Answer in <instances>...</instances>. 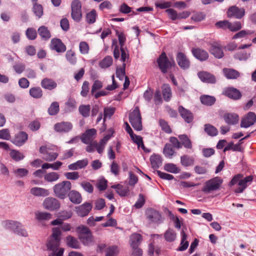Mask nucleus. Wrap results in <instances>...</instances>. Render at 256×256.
Segmentation results:
<instances>
[{"label": "nucleus", "instance_id": "1", "mask_svg": "<svg viewBox=\"0 0 256 256\" xmlns=\"http://www.w3.org/2000/svg\"><path fill=\"white\" fill-rule=\"evenodd\" d=\"M61 232L59 228H54L52 235L48 238L46 246L50 252L48 256H56L57 253L63 248H60Z\"/></svg>", "mask_w": 256, "mask_h": 256}, {"label": "nucleus", "instance_id": "2", "mask_svg": "<svg viewBox=\"0 0 256 256\" xmlns=\"http://www.w3.org/2000/svg\"><path fill=\"white\" fill-rule=\"evenodd\" d=\"M242 174L234 176L230 182L229 186L236 193H242L253 180L254 176L250 175L244 178Z\"/></svg>", "mask_w": 256, "mask_h": 256}, {"label": "nucleus", "instance_id": "3", "mask_svg": "<svg viewBox=\"0 0 256 256\" xmlns=\"http://www.w3.org/2000/svg\"><path fill=\"white\" fill-rule=\"evenodd\" d=\"M72 184L69 181H63L56 184L53 187V190L55 196L60 199H64L68 192L70 190Z\"/></svg>", "mask_w": 256, "mask_h": 256}, {"label": "nucleus", "instance_id": "4", "mask_svg": "<svg viewBox=\"0 0 256 256\" xmlns=\"http://www.w3.org/2000/svg\"><path fill=\"white\" fill-rule=\"evenodd\" d=\"M223 182L222 179L220 177H214L207 180L204 184L202 191L205 194H210L218 190Z\"/></svg>", "mask_w": 256, "mask_h": 256}, {"label": "nucleus", "instance_id": "5", "mask_svg": "<svg viewBox=\"0 0 256 256\" xmlns=\"http://www.w3.org/2000/svg\"><path fill=\"white\" fill-rule=\"evenodd\" d=\"M4 227L13 231L14 233L22 236H27L28 232L18 222L8 220L2 222Z\"/></svg>", "mask_w": 256, "mask_h": 256}, {"label": "nucleus", "instance_id": "6", "mask_svg": "<svg viewBox=\"0 0 256 256\" xmlns=\"http://www.w3.org/2000/svg\"><path fill=\"white\" fill-rule=\"evenodd\" d=\"M129 122L134 128L138 131L142 129V116L139 108L136 106L129 114Z\"/></svg>", "mask_w": 256, "mask_h": 256}, {"label": "nucleus", "instance_id": "7", "mask_svg": "<svg viewBox=\"0 0 256 256\" xmlns=\"http://www.w3.org/2000/svg\"><path fill=\"white\" fill-rule=\"evenodd\" d=\"M79 239L84 245H88L93 242V236L90 230L84 226H79L77 228Z\"/></svg>", "mask_w": 256, "mask_h": 256}, {"label": "nucleus", "instance_id": "8", "mask_svg": "<svg viewBox=\"0 0 256 256\" xmlns=\"http://www.w3.org/2000/svg\"><path fill=\"white\" fill-rule=\"evenodd\" d=\"M157 62L160 69L164 74L168 72V70L174 65V60L170 61L165 52H162L157 60Z\"/></svg>", "mask_w": 256, "mask_h": 256}, {"label": "nucleus", "instance_id": "9", "mask_svg": "<svg viewBox=\"0 0 256 256\" xmlns=\"http://www.w3.org/2000/svg\"><path fill=\"white\" fill-rule=\"evenodd\" d=\"M71 16L76 22L80 21L82 18V4L79 0H74L71 4Z\"/></svg>", "mask_w": 256, "mask_h": 256}, {"label": "nucleus", "instance_id": "10", "mask_svg": "<svg viewBox=\"0 0 256 256\" xmlns=\"http://www.w3.org/2000/svg\"><path fill=\"white\" fill-rule=\"evenodd\" d=\"M245 10L243 8H239L236 6H230L226 12L227 16L229 18L241 19L245 15Z\"/></svg>", "mask_w": 256, "mask_h": 256}, {"label": "nucleus", "instance_id": "11", "mask_svg": "<svg viewBox=\"0 0 256 256\" xmlns=\"http://www.w3.org/2000/svg\"><path fill=\"white\" fill-rule=\"evenodd\" d=\"M146 216L149 223L160 224L162 221V216L159 212L152 208L147 209Z\"/></svg>", "mask_w": 256, "mask_h": 256}, {"label": "nucleus", "instance_id": "12", "mask_svg": "<svg viewBox=\"0 0 256 256\" xmlns=\"http://www.w3.org/2000/svg\"><path fill=\"white\" fill-rule=\"evenodd\" d=\"M43 205L46 209L50 210H54L60 208V202L56 198L48 197L44 200Z\"/></svg>", "mask_w": 256, "mask_h": 256}, {"label": "nucleus", "instance_id": "13", "mask_svg": "<svg viewBox=\"0 0 256 256\" xmlns=\"http://www.w3.org/2000/svg\"><path fill=\"white\" fill-rule=\"evenodd\" d=\"M256 120V115L253 112H248L241 120L240 126L247 128L253 125Z\"/></svg>", "mask_w": 256, "mask_h": 256}, {"label": "nucleus", "instance_id": "14", "mask_svg": "<svg viewBox=\"0 0 256 256\" xmlns=\"http://www.w3.org/2000/svg\"><path fill=\"white\" fill-rule=\"evenodd\" d=\"M92 205L90 202H85L76 208V214L80 216L84 217L87 216L92 210Z\"/></svg>", "mask_w": 256, "mask_h": 256}, {"label": "nucleus", "instance_id": "15", "mask_svg": "<svg viewBox=\"0 0 256 256\" xmlns=\"http://www.w3.org/2000/svg\"><path fill=\"white\" fill-rule=\"evenodd\" d=\"M176 61L178 66L183 70L189 68L190 62L186 54L182 52H179L176 55Z\"/></svg>", "mask_w": 256, "mask_h": 256}, {"label": "nucleus", "instance_id": "16", "mask_svg": "<svg viewBox=\"0 0 256 256\" xmlns=\"http://www.w3.org/2000/svg\"><path fill=\"white\" fill-rule=\"evenodd\" d=\"M28 138V134L24 132H20L14 136L12 142L16 146H22Z\"/></svg>", "mask_w": 256, "mask_h": 256}, {"label": "nucleus", "instance_id": "17", "mask_svg": "<svg viewBox=\"0 0 256 256\" xmlns=\"http://www.w3.org/2000/svg\"><path fill=\"white\" fill-rule=\"evenodd\" d=\"M120 51L121 52V60L124 63L128 59L129 55L128 50L124 48H120V50L118 46L116 45L114 50V56L116 60H118L120 58Z\"/></svg>", "mask_w": 256, "mask_h": 256}, {"label": "nucleus", "instance_id": "18", "mask_svg": "<svg viewBox=\"0 0 256 256\" xmlns=\"http://www.w3.org/2000/svg\"><path fill=\"white\" fill-rule=\"evenodd\" d=\"M225 96L229 98L238 100L241 98L242 94L240 92L234 87H228L225 88Z\"/></svg>", "mask_w": 256, "mask_h": 256}, {"label": "nucleus", "instance_id": "19", "mask_svg": "<svg viewBox=\"0 0 256 256\" xmlns=\"http://www.w3.org/2000/svg\"><path fill=\"white\" fill-rule=\"evenodd\" d=\"M54 128L57 132H68L72 129V124L70 122H62L56 124Z\"/></svg>", "mask_w": 256, "mask_h": 256}, {"label": "nucleus", "instance_id": "20", "mask_svg": "<svg viewBox=\"0 0 256 256\" xmlns=\"http://www.w3.org/2000/svg\"><path fill=\"white\" fill-rule=\"evenodd\" d=\"M50 48L58 52H64L66 50V46L59 38H53L51 40Z\"/></svg>", "mask_w": 256, "mask_h": 256}, {"label": "nucleus", "instance_id": "21", "mask_svg": "<svg viewBox=\"0 0 256 256\" xmlns=\"http://www.w3.org/2000/svg\"><path fill=\"white\" fill-rule=\"evenodd\" d=\"M210 52L216 58L222 57L223 52L222 49V46L218 42H214L211 44Z\"/></svg>", "mask_w": 256, "mask_h": 256}, {"label": "nucleus", "instance_id": "22", "mask_svg": "<svg viewBox=\"0 0 256 256\" xmlns=\"http://www.w3.org/2000/svg\"><path fill=\"white\" fill-rule=\"evenodd\" d=\"M192 52L194 56L200 61L206 60L208 58V53L206 50L200 48H192Z\"/></svg>", "mask_w": 256, "mask_h": 256}, {"label": "nucleus", "instance_id": "23", "mask_svg": "<svg viewBox=\"0 0 256 256\" xmlns=\"http://www.w3.org/2000/svg\"><path fill=\"white\" fill-rule=\"evenodd\" d=\"M96 131L94 128L89 129L87 130L85 133L83 134L81 140L82 142L86 144L90 143L94 138V136L96 134Z\"/></svg>", "mask_w": 256, "mask_h": 256}, {"label": "nucleus", "instance_id": "24", "mask_svg": "<svg viewBox=\"0 0 256 256\" xmlns=\"http://www.w3.org/2000/svg\"><path fill=\"white\" fill-rule=\"evenodd\" d=\"M198 76L204 82L214 84L216 81L213 74L206 72H199Z\"/></svg>", "mask_w": 256, "mask_h": 256}, {"label": "nucleus", "instance_id": "25", "mask_svg": "<svg viewBox=\"0 0 256 256\" xmlns=\"http://www.w3.org/2000/svg\"><path fill=\"white\" fill-rule=\"evenodd\" d=\"M179 112L182 117L184 120L188 123L191 122L193 120V116L192 113L184 108L182 106H180L178 108Z\"/></svg>", "mask_w": 256, "mask_h": 256}, {"label": "nucleus", "instance_id": "26", "mask_svg": "<svg viewBox=\"0 0 256 256\" xmlns=\"http://www.w3.org/2000/svg\"><path fill=\"white\" fill-rule=\"evenodd\" d=\"M68 198L71 202L75 204H79L82 202L81 194L78 191L72 190L68 194Z\"/></svg>", "mask_w": 256, "mask_h": 256}, {"label": "nucleus", "instance_id": "27", "mask_svg": "<svg viewBox=\"0 0 256 256\" xmlns=\"http://www.w3.org/2000/svg\"><path fill=\"white\" fill-rule=\"evenodd\" d=\"M41 86L44 89L51 90L57 86V84L51 78H44L41 82Z\"/></svg>", "mask_w": 256, "mask_h": 256}, {"label": "nucleus", "instance_id": "28", "mask_svg": "<svg viewBox=\"0 0 256 256\" xmlns=\"http://www.w3.org/2000/svg\"><path fill=\"white\" fill-rule=\"evenodd\" d=\"M30 193L36 196H46L49 195L48 190L42 188L34 187L30 189Z\"/></svg>", "mask_w": 256, "mask_h": 256}, {"label": "nucleus", "instance_id": "29", "mask_svg": "<svg viewBox=\"0 0 256 256\" xmlns=\"http://www.w3.org/2000/svg\"><path fill=\"white\" fill-rule=\"evenodd\" d=\"M112 188L116 189V192L120 196H126L129 194L130 189L128 186L124 187L120 184H117L112 186Z\"/></svg>", "mask_w": 256, "mask_h": 256}, {"label": "nucleus", "instance_id": "30", "mask_svg": "<svg viewBox=\"0 0 256 256\" xmlns=\"http://www.w3.org/2000/svg\"><path fill=\"white\" fill-rule=\"evenodd\" d=\"M142 240V236L140 234H134L130 238L131 246L134 249H139L138 246Z\"/></svg>", "mask_w": 256, "mask_h": 256}, {"label": "nucleus", "instance_id": "31", "mask_svg": "<svg viewBox=\"0 0 256 256\" xmlns=\"http://www.w3.org/2000/svg\"><path fill=\"white\" fill-rule=\"evenodd\" d=\"M226 28H228L231 32H237L242 28V24L240 22L236 21L234 22H230L225 20Z\"/></svg>", "mask_w": 256, "mask_h": 256}, {"label": "nucleus", "instance_id": "32", "mask_svg": "<svg viewBox=\"0 0 256 256\" xmlns=\"http://www.w3.org/2000/svg\"><path fill=\"white\" fill-rule=\"evenodd\" d=\"M66 243L68 246L75 249L80 248V243L78 239L72 236H68L66 238Z\"/></svg>", "mask_w": 256, "mask_h": 256}, {"label": "nucleus", "instance_id": "33", "mask_svg": "<svg viewBox=\"0 0 256 256\" xmlns=\"http://www.w3.org/2000/svg\"><path fill=\"white\" fill-rule=\"evenodd\" d=\"M240 73L233 68H225V77L228 79H237L240 76Z\"/></svg>", "mask_w": 256, "mask_h": 256}, {"label": "nucleus", "instance_id": "34", "mask_svg": "<svg viewBox=\"0 0 256 256\" xmlns=\"http://www.w3.org/2000/svg\"><path fill=\"white\" fill-rule=\"evenodd\" d=\"M150 160L152 168H158L162 164V158L160 155H152L150 158Z\"/></svg>", "mask_w": 256, "mask_h": 256}, {"label": "nucleus", "instance_id": "35", "mask_svg": "<svg viewBox=\"0 0 256 256\" xmlns=\"http://www.w3.org/2000/svg\"><path fill=\"white\" fill-rule=\"evenodd\" d=\"M239 116L236 114H225V122L230 124H235L238 122Z\"/></svg>", "mask_w": 256, "mask_h": 256}, {"label": "nucleus", "instance_id": "36", "mask_svg": "<svg viewBox=\"0 0 256 256\" xmlns=\"http://www.w3.org/2000/svg\"><path fill=\"white\" fill-rule=\"evenodd\" d=\"M164 99L166 102H168L172 97V92L170 86L167 84H164L162 87Z\"/></svg>", "mask_w": 256, "mask_h": 256}, {"label": "nucleus", "instance_id": "37", "mask_svg": "<svg viewBox=\"0 0 256 256\" xmlns=\"http://www.w3.org/2000/svg\"><path fill=\"white\" fill-rule=\"evenodd\" d=\"M182 234V240L180 246L177 249L178 251H184L187 249L189 243L188 241H186L187 235L182 230L181 232Z\"/></svg>", "mask_w": 256, "mask_h": 256}, {"label": "nucleus", "instance_id": "38", "mask_svg": "<svg viewBox=\"0 0 256 256\" xmlns=\"http://www.w3.org/2000/svg\"><path fill=\"white\" fill-rule=\"evenodd\" d=\"M38 31L41 38L44 40H48L51 36L50 32L45 26H40Z\"/></svg>", "mask_w": 256, "mask_h": 256}, {"label": "nucleus", "instance_id": "39", "mask_svg": "<svg viewBox=\"0 0 256 256\" xmlns=\"http://www.w3.org/2000/svg\"><path fill=\"white\" fill-rule=\"evenodd\" d=\"M118 252L119 249L117 246H108L105 250V256H116Z\"/></svg>", "mask_w": 256, "mask_h": 256}, {"label": "nucleus", "instance_id": "40", "mask_svg": "<svg viewBox=\"0 0 256 256\" xmlns=\"http://www.w3.org/2000/svg\"><path fill=\"white\" fill-rule=\"evenodd\" d=\"M200 100L202 104L206 106H212L216 102V98L214 97L208 95H204L201 96Z\"/></svg>", "mask_w": 256, "mask_h": 256}, {"label": "nucleus", "instance_id": "41", "mask_svg": "<svg viewBox=\"0 0 256 256\" xmlns=\"http://www.w3.org/2000/svg\"><path fill=\"white\" fill-rule=\"evenodd\" d=\"M182 146L183 145L184 148H192V144L190 140L186 134H182L178 136Z\"/></svg>", "mask_w": 256, "mask_h": 256}, {"label": "nucleus", "instance_id": "42", "mask_svg": "<svg viewBox=\"0 0 256 256\" xmlns=\"http://www.w3.org/2000/svg\"><path fill=\"white\" fill-rule=\"evenodd\" d=\"M78 111L83 117L87 118L90 116V104H82L78 108Z\"/></svg>", "mask_w": 256, "mask_h": 256}, {"label": "nucleus", "instance_id": "43", "mask_svg": "<svg viewBox=\"0 0 256 256\" xmlns=\"http://www.w3.org/2000/svg\"><path fill=\"white\" fill-rule=\"evenodd\" d=\"M66 58L67 60L72 65L76 64L77 58L75 52L72 50H68L66 54Z\"/></svg>", "mask_w": 256, "mask_h": 256}, {"label": "nucleus", "instance_id": "44", "mask_svg": "<svg viewBox=\"0 0 256 256\" xmlns=\"http://www.w3.org/2000/svg\"><path fill=\"white\" fill-rule=\"evenodd\" d=\"M176 234L170 228L168 229L164 234V238L168 242H174L176 240Z\"/></svg>", "mask_w": 256, "mask_h": 256}, {"label": "nucleus", "instance_id": "45", "mask_svg": "<svg viewBox=\"0 0 256 256\" xmlns=\"http://www.w3.org/2000/svg\"><path fill=\"white\" fill-rule=\"evenodd\" d=\"M254 30H242L236 33L233 36L232 39H237L239 38H246L247 36L254 34Z\"/></svg>", "mask_w": 256, "mask_h": 256}, {"label": "nucleus", "instance_id": "46", "mask_svg": "<svg viewBox=\"0 0 256 256\" xmlns=\"http://www.w3.org/2000/svg\"><path fill=\"white\" fill-rule=\"evenodd\" d=\"M30 94L36 98H40L42 96V90L40 87L32 88L30 90Z\"/></svg>", "mask_w": 256, "mask_h": 256}, {"label": "nucleus", "instance_id": "47", "mask_svg": "<svg viewBox=\"0 0 256 256\" xmlns=\"http://www.w3.org/2000/svg\"><path fill=\"white\" fill-rule=\"evenodd\" d=\"M60 178V176L56 172H51L46 174L44 176V179L48 182H54L56 181Z\"/></svg>", "mask_w": 256, "mask_h": 256}, {"label": "nucleus", "instance_id": "48", "mask_svg": "<svg viewBox=\"0 0 256 256\" xmlns=\"http://www.w3.org/2000/svg\"><path fill=\"white\" fill-rule=\"evenodd\" d=\"M204 132L209 136H213L218 134L216 128L210 124H206L204 125Z\"/></svg>", "mask_w": 256, "mask_h": 256}, {"label": "nucleus", "instance_id": "49", "mask_svg": "<svg viewBox=\"0 0 256 256\" xmlns=\"http://www.w3.org/2000/svg\"><path fill=\"white\" fill-rule=\"evenodd\" d=\"M174 151L172 145L170 144H166L163 150L164 155L166 157L171 158L174 155Z\"/></svg>", "mask_w": 256, "mask_h": 256}, {"label": "nucleus", "instance_id": "50", "mask_svg": "<svg viewBox=\"0 0 256 256\" xmlns=\"http://www.w3.org/2000/svg\"><path fill=\"white\" fill-rule=\"evenodd\" d=\"M59 112V104L58 102H54L52 103L48 109V112L50 115L54 116Z\"/></svg>", "mask_w": 256, "mask_h": 256}, {"label": "nucleus", "instance_id": "51", "mask_svg": "<svg viewBox=\"0 0 256 256\" xmlns=\"http://www.w3.org/2000/svg\"><path fill=\"white\" fill-rule=\"evenodd\" d=\"M36 218L39 220H48L52 218V214L46 212H38L36 213Z\"/></svg>", "mask_w": 256, "mask_h": 256}, {"label": "nucleus", "instance_id": "52", "mask_svg": "<svg viewBox=\"0 0 256 256\" xmlns=\"http://www.w3.org/2000/svg\"><path fill=\"white\" fill-rule=\"evenodd\" d=\"M97 16L96 10H92L86 15V21L90 24H94L96 22Z\"/></svg>", "mask_w": 256, "mask_h": 256}, {"label": "nucleus", "instance_id": "53", "mask_svg": "<svg viewBox=\"0 0 256 256\" xmlns=\"http://www.w3.org/2000/svg\"><path fill=\"white\" fill-rule=\"evenodd\" d=\"M10 155L13 160L17 162L22 160L24 157L22 152L16 150H12L10 152Z\"/></svg>", "mask_w": 256, "mask_h": 256}, {"label": "nucleus", "instance_id": "54", "mask_svg": "<svg viewBox=\"0 0 256 256\" xmlns=\"http://www.w3.org/2000/svg\"><path fill=\"white\" fill-rule=\"evenodd\" d=\"M112 58L111 56H106L100 63L102 68H106L110 66L112 64Z\"/></svg>", "mask_w": 256, "mask_h": 256}, {"label": "nucleus", "instance_id": "55", "mask_svg": "<svg viewBox=\"0 0 256 256\" xmlns=\"http://www.w3.org/2000/svg\"><path fill=\"white\" fill-rule=\"evenodd\" d=\"M232 150L233 151L240 152L242 147L240 144H234L233 142H229L225 146V152L228 150Z\"/></svg>", "mask_w": 256, "mask_h": 256}, {"label": "nucleus", "instance_id": "56", "mask_svg": "<svg viewBox=\"0 0 256 256\" xmlns=\"http://www.w3.org/2000/svg\"><path fill=\"white\" fill-rule=\"evenodd\" d=\"M33 12L36 16L39 18L43 14V8L42 5L38 4L36 3L34 4Z\"/></svg>", "mask_w": 256, "mask_h": 256}, {"label": "nucleus", "instance_id": "57", "mask_svg": "<svg viewBox=\"0 0 256 256\" xmlns=\"http://www.w3.org/2000/svg\"><path fill=\"white\" fill-rule=\"evenodd\" d=\"M180 160L182 164L184 166H188L194 164L193 158L186 155L182 156Z\"/></svg>", "mask_w": 256, "mask_h": 256}, {"label": "nucleus", "instance_id": "58", "mask_svg": "<svg viewBox=\"0 0 256 256\" xmlns=\"http://www.w3.org/2000/svg\"><path fill=\"white\" fill-rule=\"evenodd\" d=\"M164 169L168 172L174 174L178 173L180 172V170L176 165L173 164H166L164 166Z\"/></svg>", "mask_w": 256, "mask_h": 256}, {"label": "nucleus", "instance_id": "59", "mask_svg": "<svg viewBox=\"0 0 256 256\" xmlns=\"http://www.w3.org/2000/svg\"><path fill=\"white\" fill-rule=\"evenodd\" d=\"M138 178L132 172H130L128 173V184L129 186L134 187L138 182Z\"/></svg>", "mask_w": 256, "mask_h": 256}, {"label": "nucleus", "instance_id": "60", "mask_svg": "<svg viewBox=\"0 0 256 256\" xmlns=\"http://www.w3.org/2000/svg\"><path fill=\"white\" fill-rule=\"evenodd\" d=\"M126 64L123 63L122 68H117L116 70V76L120 80H122L124 78L125 76V69Z\"/></svg>", "mask_w": 256, "mask_h": 256}, {"label": "nucleus", "instance_id": "61", "mask_svg": "<svg viewBox=\"0 0 256 256\" xmlns=\"http://www.w3.org/2000/svg\"><path fill=\"white\" fill-rule=\"evenodd\" d=\"M115 108H105L104 111V122L106 118H110L114 114Z\"/></svg>", "mask_w": 256, "mask_h": 256}, {"label": "nucleus", "instance_id": "62", "mask_svg": "<svg viewBox=\"0 0 256 256\" xmlns=\"http://www.w3.org/2000/svg\"><path fill=\"white\" fill-rule=\"evenodd\" d=\"M26 36L29 40H34L36 38L37 33L34 28H28L26 31Z\"/></svg>", "mask_w": 256, "mask_h": 256}, {"label": "nucleus", "instance_id": "63", "mask_svg": "<svg viewBox=\"0 0 256 256\" xmlns=\"http://www.w3.org/2000/svg\"><path fill=\"white\" fill-rule=\"evenodd\" d=\"M58 156V154L56 152H46L42 158L46 161H52L55 160Z\"/></svg>", "mask_w": 256, "mask_h": 256}, {"label": "nucleus", "instance_id": "64", "mask_svg": "<svg viewBox=\"0 0 256 256\" xmlns=\"http://www.w3.org/2000/svg\"><path fill=\"white\" fill-rule=\"evenodd\" d=\"M79 48L81 54H88L89 51V46L86 42H82L80 43Z\"/></svg>", "mask_w": 256, "mask_h": 256}]
</instances>
